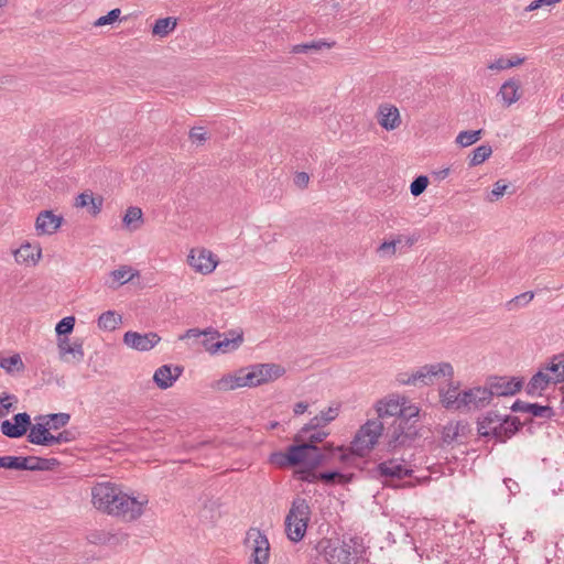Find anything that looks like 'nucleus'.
I'll use <instances>...</instances> for the list:
<instances>
[{
  "label": "nucleus",
  "mask_w": 564,
  "mask_h": 564,
  "mask_svg": "<svg viewBox=\"0 0 564 564\" xmlns=\"http://www.w3.org/2000/svg\"><path fill=\"white\" fill-rule=\"evenodd\" d=\"M315 468L305 467L296 471L297 479L306 482H315L318 480V474L315 473Z\"/></svg>",
  "instance_id": "53"
},
{
  "label": "nucleus",
  "mask_w": 564,
  "mask_h": 564,
  "mask_svg": "<svg viewBox=\"0 0 564 564\" xmlns=\"http://www.w3.org/2000/svg\"><path fill=\"white\" fill-rule=\"evenodd\" d=\"M62 217L54 215L51 210L41 212L35 220V229L39 235H52L62 225Z\"/></svg>",
  "instance_id": "19"
},
{
  "label": "nucleus",
  "mask_w": 564,
  "mask_h": 564,
  "mask_svg": "<svg viewBox=\"0 0 564 564\" xmlns=\"http://www.w3.org/2000/svg\"><path fill=\"white\" fill-rule=\"evenodd\" d=\"M429 178L425 175L417 176L410 185V192L413 196H420L427 187Z\"/></svg>",
  "instance_id": "48"
},
{
  "label": "nucleus",
  "mask_w": 564,
  "mask_h": 564,
  "mask_svg": "<svg viewBox=\"0 0 564 564\" xmlns=\"http://www.w3.org/2000/svg\"><path fill=\"white\" fill-rule=\"evenodd\" d=\"M376 411L380 419L394 416L399 417L402 412V398L390 397L377 402Z\"/></svg>",
  "instance_id": "23"
},
{
  "label": "nucleus",
  "mask_w": 564,
  "mask_h": 564,
  "mask_svg": "<svg viewBox=\"0 0 564 564\" xmlns=\"http://www.w3.org/2000/svg\"><path fill=\"white\" fill-rule=\"evenodd\" d=\"M507 188V184H505L502 181H497L494 184L491 192L487 195V200L491 203L497 202L500 197H502Z\"/></svg>",
  "instance_id": "52"
},
{
  "label": "nucleus",
  "mask_w": 564,
  "mask_h": 564,
  "mask_svg": "<svg viewBox=\"0 0 564 564\" xmlns=\"http://www.w3.org/2000/svg\"><path fill=\"white\" fill-rule=\"evenodd\" d=\"M322 426H325V423L321 420L319 415H315L306 425H304L301 429L296 440H304L306 437V434H308L312 431L318 430Z\"/></svg>",
  "instance_id": "45"
},
{
  "label": "nucleus",
  "mask_w": 564,
  "mask_h": 564,
  "mask_svg": "<svg viewBox=\"0 0 564 564\" xmlns=\"http://www.w3.org/2000/svg\"><path fill=\"white\" fill-rule=\"evenodd\" d=\"M383 424L378 420H368L360 426L351 442V452L358 456H365L377 444L382 435Z\"/></svg>",
  "instance_id": "5"
},
{
  "label": "nucleus",
  "mask_w": 564,
  "mask_h": 564,
  "mask_svg": "<svg viewBox=\"0 0 564 564\" xmlns=\"http://www.w3.org/2000/svg\"><path fill=\"white\" fill-rule=\"evenodd\" d=\"M529 413L535 417L550 419L553 416L554 411L551 406L531 403Z\"/></svg>",
  "instance_id": "47"
},
{
  "label": "nucleus",
  "mask_w": 564,
  "mask_h": 564,
  "mask_svg": "<svg viewBox=\"0 0 564 564\" xmlns=\"http://www.w3.org/2000/svg\"><path fill=\"white\" fill-rule=\"evenodd\" d=\"M344 476L338 471H326L318 474V480H323L325 482H334L336 479L341 480Z\"/></svg>",
  "instance_id": "60"
},
{
  "label": "nucleus",
  "mask_w": 564,
  "mask_h": 564,
  "mask_svg": "<svg viewBox=\"0 0 564 564\" xmlns=\"http://www.w3.org/2000/svg\"><path fill=\"white\" fill-rule=\"evenodd\" d=\"M0 367L9 375L22 372L24 370V364L19 354L7 358H1Z\"/></svg>",
  "instance_id": "36"
},
{
  "label": "nucleus",
  "mask_w": 564,
  "mask_h": 564,
  "mask_svg": "<svg viewBox=\"0 0 564 564\" xmlns=\"http://www.w3.org/2000/svg\"><path fill=\"white\" fill-rule=\"evenodd\" d=\"M530 406H531V403H528V402H524V401H521V400H517L512 404L511 410L514 411V412H525V413H529Z\"/></svg>",
  "instance_id": "64"
},
{
  "label": "nucleus",
  "mask_w": 564,
  "mask_h": 564,
  "mask_svg": "<svg viewBox=\"0 0 564 564\" xmlns=\"http://www.w3.org/2000/svg\"><path fill=\"white\" fill-rule=\"evenodd\" d=\"M466 399L468 411L485 408L491 401L490 392H488L487 388L482 387H475L466 390Z\"/></svg>",
  "instance_id": "24"
},
{
  "label": "nucleus",
  "mask_w": 564,
  "mask_h": 564,
  "mask_svg": "<svg viewBox=\"0 0 564 564\" xmlns=\"http://www.w3.org/2000/svg\"><path fill=\"white\" fill-rule=\"evenodd\" d=\"M120 14H121V10L119 8L112 9L106 15L98 18L94 22V25L95 26H104L107 24H112L120 18Z\"/></svg>",
  "instance_id": "50"
},
{
  "label": "nucleus",
  "mask_w": 564,
  "mask_h": 564,
  "mask_svg": "<svg viewBox=\"0 0 564 564\" xmlns=\"http://www.w3.org/2000/svg\"><path fill=\"white\" fill-rule=\"evenodd\" d=\"M336 45L335 41H326V40H317L312 41L307 43L296 44L293 45L291 48V53L293 54H301V53H308V52H317L323 48H333Z\"/></svg>",
  "instance_id": "31"
},
{
  "label": "nucleus",
  "mask_w": 564,
  "mask_h": 564,
  "mask_svg": "<svg viewBox=\"0 0 564 564\" xmlns=\"http://www.w3.org/2000/svg\"><path fill=\"white\" fill-rule=\"evenodd\" d=\"M458 391V386H455L454 383H449L446 389L440 391L441 402L445 409L449 410V405L454 404V399L457 397Z\"/></svg>",
  "instance_id": "41"
},
{
  "label": "nucleus",
  "mask_w": 564,
  "mask_h": 564,
  "mask_svg": "<svg viewBox=\"0 0 564 564\" xmlns=\"http://www.w3.org/2000/svg\"><path fill=\"white\" fill-rule=\"evenodd\" d=\"M104 205V198L100 195H94L93 192H84L76 197L75 207L87 208L93 216L100 214Z\"/></svg>",
  "instance_id": "22"
},
{
  "label": "nucleus",
  "mask_w": 564,
  "mask_h": 564,
  "mask_svg": "<svg viewBox=\"0 0 564 564\" xmlns=\"http://www.w3.org/2000/svg\"><path fill=\"white\" fill-rule=\"evenodd\" d=\"M177 25V20L173 17L158 19L152 26V35L165 37L172 33Z\"/></svg>",
  "instance_id": "32"
},
{
  "label": "nucleus",
  "mask_w": 564,
  "mask_h": 564,
  "mask_svg": "<svg viewBox=\"0 0 564 564\" xmlns=\"http://www.w3.org/2000/svg\"><path fill=\"white\" fill-rule=\"evenodd\" d=\"M545 371L552 373L553 383L564 382V354L555 355Z\"/></svg>",
  "instance_id": "35"
},
{
  "label": "nucleus",
  "mask_w": 564,
  "mask_h": 564,
  "mask_svg": "<svg viewBox=\"0 0 564 564\" xmlns=\"http://www.w3.org/2000/svg\"><path fill=\"white\" fill-rule=\"evenodd\" d=\"M30 432L28 434V441L34 445L51 446L53 434L50 433V426L46 424H34L30 425Z\"/></svg>",
  "instance_id": "27"
},
{
  "label": "nucleus",
  "mask_w": 564,
  "mask_h": 564,
  "mask_svg": "<svg viewBox=\"0 0 564 564\" xmlns=\"http://www.w3.org/2000/svg\"><path fill=\"white\" fill-rule=\"evenodd\" d=\"M74 440L73 433L69 431H63L58 433L57 435H53L52 445L54 444H62V443H69Z\"/></svg>",
  "instance_id": "59"
},
{
  "label": "nucleus",
  "mask_w": 564,
  "mask_h": 564,
  "mask_svg": "<svg viewBox=\"0 0 564 564\" xmlns=\"http://www.w3.org/2000/svg\"><path fill=\"white\" fill-rule=\"evenodd\" d=\"M469 426L467 422L456 421L447 423L442 431V441L445 444L462 442L467 436Z\"/></svg>",
  "instance_id": "20"
},
{
  "label": "nucleus",
  "mask_w": 564,
  "mask_h": 564,
  "mask_svg": "<svg viewBox=\"0 0 564 564\" xmlns=\"http://www.w3.org/2000/svg\"><path fill=\"white\" fill-rule=\"evenodd\" d=\"M243 387H250L247 369H240L235 375L224 376L216 382V388L220 391H231Z\"/></svg>",
  "instance_id": "21"
},
{
  "label": "nucleus",
  "mask_w": 564,
  "mask_h": 564,
  "mask_svg": "<svg viewBox=\"0 0 564 564\" xmlns=\"http://www.w3.org/2000/svg\"><path fill=\"white\" fill-rule=\"evenodd\" d=\"M481 134H482V130L481 129H479V130L460 131L457 134L455 142L459 147L466 148V147H469V145L476 143L478 140H480Z\"/></svg>",
  "instance_id": "38"
},
{
  "label": "nucleus",
  "mask_w": 564,
  "mask_h": 564,
  "mask_svg": "<svg viewBox=\"0 0 564 564\" xmlns=\"http://www.w3.org/2000/svg\"><path fill=\"white\" fill-rule=\"evenodd\" d=\"M14 259L18 263L36 264L42 256L40 246H32L31 243H23L14 252Z\"/></svg>",
  "instance_id": "25"
},
{
  "label": "nucleus",
  "mask_w": 564,
  "mask_h": 564,
  "mask_svg": "<svg viewBox=\"0 0 564 564\" xmlns=\"http://www.w3.org/2000/svg\"><path fill=\"white\" fill-rule=\"evenodd\" d=\"M492 153L489 144H481L474 149L469 156V166H477L484 163Z\"/></svg>",
  "instance_id": "37"
},
{
  "label": "nucleus",
  "mask_w": 564,
  "mask_h": 564,
  "mask_svg": "<svg viewBox=\"0 0 564 564\" xmlns=\"http://www.w3.org/2000/svg\"><path fill=\"white\" fill-rule=\"evenodd\" d=\"M455 402L453 405H449V410L453 411H468L467 409V399H466V390L458 391L457 397H455Z\"/></svg>",
  "instance_id": "54"
},
{
  "label": "nucleus",
  "mask_w": 564,
  "mask_h": 564,
  "mask_svg": "<svg viewBox=\"0 0 564 564\" xmlns=\"http://www.w3.org/2000/svg\"><path fill=\"white\" fill-rule=\"evenodd\" d=\"M550 383H553L551 375H549L545 369L540 370L529 381L527 393L532 397L541 395Z\"/></svg>",
  "instance_id": "28"
},
{
  "label": "nucleus",
  "mask_w": 564,
  "mask_h": 564,
  "mask_svg": "<svg viewBox=\"0 0 564 564\" xmlns=\"http://www.w3.org/2000/svg\"><path fill=\"white\" fill-rule=\"evenodd\" d=\"M187 262L196 272L202 274L212 273L218 263L212 251L204 248L192 249Z\"/></svg>",
  "instance_id": "10"
},
{
  "label": "nucleus",
  "mask_w": 564,
  "mask_h": 564,
  "mask_svg": "<svg viewBox=\"0 0 564 564\" xmlns=\"http://www.w3.org/2000/svg\"><path fill=\"white\" fill-rule=\"evenodd\" d=\"M31 459L30 456H13V468L19 470H30Z\"/></svg>",
  "instance_id": "57"
},
{
  "label": "nucleus",
  "mask_w": 564,
  "mask_h": 564,
  "mask_svg": "<svg viewBox=\"0 0 564 564\" xmlns=\"http://www.w3.org/2000/svg\"><path fill=\"white\" fill-rule=\"evenodd\" d=\"M378 122L388 131L397 129L401 123L399 109L389 104L380 105L378 109Z\"/></svg>",
  "instance_id": "18"
},
{
  "label": "nucleus",
  "mask_w": 564,
  "mask_h": 564,
  "mask_svg": "<svg viewBox=\"0 0 564 564\" xmlns=\"http://www.w3.org/2000/svg\"><path fill=\"white\" fill-rule=\"evenodd\" d=\"M498 96L501 98L506 107H510L521 98V87L518 80L509 79L505 82L499 91Z\"/></svg>",
  "instance_id": "26"
},
{
  "label": "nucleus",
  "mask_w": 564,
  "mask_h": 564,
  "mask_svg": "<svg viewBox=\"0 0 564 564\" xmlns=\"http://www.w3.org/2000/svg\"><path fill=\"white\" fill-rule=\"evenodd\" d=\"M74 326H75V317L66 316L57 323L55 330H56L57 335H66V334H70L73 332Z\"/></svg>",
  "instance_id": "49"
},
{
  "label": "nucleus",
  "mask_w": 564,
  "mask_h": 564,
  "mask_svg": "<svg viewBox=\"0 0 564 564\" xmlns=\"http://www.w3.org/2000/svg\"><path fill=\"white\" fill-rule=\"evenodd\" d=\"M182 372V367H172L171 365H163L155 370L153 375V381L160 389L165 390L174 384V382L180 378Z\"/></svg>",
  "instance_id": "16"
},
{
  "label": "nucleus",
  "mask_w": 564,
  "mask_h": 564,
  "mask_svg": "<svg viewBox=\"0 0 564 564\" xmlns=\"http://www.w3.org/2000/svg\"><path fill=\"white\" fill-rule=\"evenodd\" d=\"M377 471L380 477L386 479H403L411 476L412 469L403 464V460L388 459L377 466Z\"/></svg>",
  "instance_id": "13"
},
{
  "label": "nucleus",
  "mask_w": 564,
  "mask_h": 564,
  "mask_svg": "<svg viewBox=\"0 0 564 564\" xmlns=\"http://www.w3.org/2000/svg\"><path fill=\"white\" fill-rule=\"evenodd\" d=\"M321 420L327 425L332 421H334L338 415V408L329 406L327 410L322 411L319 414Z\"/></svg>",
  "instance_id": "58"
},
{
  "label": "nucleus",
  "mask_w": 564,
  "mask_h": 564,
  "mask_svg": "<svg viewBox=\"0 0 564 564\" xmlns=\"http://www.w3.org/2000/svg\"><path fill=\"white\" fill-rule=\"evenodd\" d=\"M17 397L13 394L2 393L0 395V417L7 416L13 409Z\"/></svg>",
  "instance_id": "44"
},
{
  "label": "nucleus",
  "mask_w": 564,
  "mask_h": 564,
  "mask_svg": "<svg viewBox=\"0 0 564 564\" xmlns=\"http://www.w3.org/2000/svg\"><path fill=\"white\" fill-rule=\"evenodd\" d=\"M357 538L348 540H323L318 543L321 554L328 564H358L362 551Z\"/></svg>",
  "instance_id": "3"
},
{
  "label": "nucleus",
  "mask_w": 564,
  "mask_h": 564,
  "mask_svg": "<svg viewBox=\"0 0 564 564\" xmlns=\"http://www.w3.org/2000/svg\"><path fill=\"white\" fill-rule=\"evenodd\" d=\"M410 432H403L397 427V421L393 420L391 426L387 431L388 448L394 449L399 446H404L409 442L413 441L419 433V430H409Z\"/></svg>",
  "instance_id": "17"
},
{
  "label": "nucleus",
  "mask_w": 564,
  "mask_h": 564,
  "mask_svg": "<svg viewBox=\"0 0 564 564\" xmlns=\"http://www.w3.org/2000/svg\"><path fill=\"white\" fill-rule=\"evenodd\" d=\"M245 544L251 550V564H269L270 543L260 529L250 528L247 531Z\"/></svg>",
  "instance_id": "7"
},
{
  "label": "nucleus",
  "mask_w": 564,
  "mask_h": 564,
  "mask_svg": "<svg viewBox=\"0 0 564 564\" xmlns=\"http://www.w3.org/2000/svg\"><path fill=\"white\" fill-rule=\"evenodd\" d=\"M285 370L275 364H260L248 370V378L251 387H258L273 381L284 375Z\"/></svg>",
  "instance_id": "9"
},
{
  "label": "nucleus",
  "mask_w": 564,
  "mask_h": 564,
  "mask_svg": "<svg viewBox=\"0 0 564 564\" xmlns=\"http://www.w3.org/2000/svg\"><path fill=\"white\" fill-rule=\"evenodd\" d=\"M58 349L62 356L72 355L76 361H80L84 358L83 343L80 340L69 344L68 339H59Z\"/></svg>",
  "instance_id": "34"
},
{
  "label": "nucleus",
  "mask_w": 564,
  "mask_h": 564,
  "mask_svg": "<svg viewBox=\"0 0 564 564\" xmlns=\"http://www.w3.org/2000/svg\"><path fill=\"white\" fill-rule=\"evenodd\" d=\"M122 322V317L115 311L104 312L97 321V325L100 329L112 332L115 330Z\"/></svg>",
  "instance_id": "33"
},
{
  "label": "nucleus",
  "mask_w": 564,
  "mask_h": 564,
  "mask_svg": "<svg viewBox=\"0 0 564 564\" xmlns=\"http://www.w3.org/2000/svg\"><path fill=\"white\" fill-rule=\"evenodd\" d=\"M217 339L218 340L209 348L212 355L218 352L227 354L238 349L243 343V333L241 330L231 329L225 335L224 339Z\"/></svg>",
  "instance_id": "15"
},
{
  "label": "nucleus",
  "mask_w": 564,
  "mask_h": 564,
  "mask_svg": "<svg viewBox=\"0 0 564 564\" xmlns=\"http://www.w3.org/2000/svg\"><path fill=\"white\" fill-rule=\"evenodd\" d=\"M122 223L128 230H138L144 223L142 209L137 206L128 207L122 217Z\"/></svg>",
  "instance_id": "29"
},
{
  "label": "nucleus",
  "mask_w": 564,
  "mask_h": 564,
  "mask_svg": "<svg viewBox=\"0 0 564 564\" xmlns=\"http://www.w3.org/2000/svg\"><path fill=\"white\" fill-rule=\"evenodd\" d=\"M308 181H310V176L305 172H300L294 177V183L296 184V186H299L301 188L306 187L308 184Z\"/></svg>",
  "instance_id": "63"
},
{
  "label": "nucleus",
  "mask_w": 564,
  "mask_h": 564,
  "mask_svg": "<svg viewBox=\"0 0 564 564\" xmlns=\"http://www.w3.org/2000/svg\"><path fill=\"white\" fill-rule=\"evenodd\" d=\"M31 425V417L26 412L18 413L13 416V423L4 420L0 424L1 433L10 438L23 436Z\"/></svg>",
  "instance_id": "12"
},
{
  "label": "nucleus",
  "mask_w": 564,
  "mask_h": 564,
  "mask_svg": "<svg viewBox=\"0 0 564 564\" xmlns=\"http://www.w3.org/2000/svg\"><path fill=\"white\" fill-rule=\"evenodd\" d=\"M327 436V433L324 431L315 430L311 434H306V437L302 440L303 444H312L315 445L316 443L322 442Z\"/></svg>",
  "instance_id": "55"
},
{
  "label": "nucleus",
  "mask_w": 564,
  "mask_h": 564,
  "mask_svg": "<svg viewBox=\"0 0 564 564\" xmlns=\"http://www.w3.org/2000/svg\"><path fill=\"white\" fill-rule=\"evenodd\" d=\"M311 514V507L306 499L297 497L292 501L284 521L285 534L290 541L296 543L303 540Z\"/></svg>",
  "instance_id": "4"
},
{
  "label": "nucleus",
  "mask_w": 564,
  "mask_h": 564,
  "mask_svg": "<svg viewBox=\"0 0 564 564\" xmlns=\"http://www.w3.org/2000/svg\"><path fill=\"white\" fill-rule=\"evenodd\" d=\"M403 242V236L399 235L390 241H383L378 248L377 252L381 257H393L397 252V246Z\"/></svg>",
  "instance_id": "39"
},
{
  "label": "nucleus",
  "mask_w": 564,
  "mask_h": 564,
  "mask_svg": "<svg viewBox=\"0 0 564 564\" xmlns=\"http://www.w3.org/2000/svg\"><path fill=\"white\" fill-rule=\"evenodd\" d=\"M521 423L516 416H502L495 411L487 412L477 422L478 434L492 437L497 442H506L520 429Z\"/></svg>",
  "instance_id": "2"
},
{
  "label": "nucleus",
  "mask_w": 564,
  "mask_h": 564,
  "mask_svg": "<svg viewBox=\"0 0 564 564\" xmlns=\"http://www.w3.org/2000/svg\"><path fill=\"white\" fill-rule=\"evenodd\" d=\"M94 507L107 514L135 521L149 503L147 495L130 496L112 482H99L91 488Z\"/></svg>",
  "instance_id": "1"
},
{
  "label": "nucleus",
  "mask_w": 564,
  "mask_h": 564,
  "mask_svg": "<svg viewBox=\"0 0 564 564\" xmlns=\"http://www.w3.org/2000/svg\"><path fill=\"white\" fill-rule=\"evenodd\" d=\"M69 419H70V416L67 413L51 414L47 425L52 430H57L59 427L65 426L68 423Z\"/></svg>",
  "instance_id": "51"
},
{
  "label": "nucleus",
  "mask_w": 564,
  "mask_h": 564,
  "mask_svg": "<svg viewBox=\"0 0 564 564\" xmlns=\"http://www.w3.org/2000/svg\"><path fill=\"white\" fill-rule=\"evenodd\" d=\"M420 410L414 404H408L406 399L402 398V412H400L399 417L404 419V421L413 422L419 416Z\"/></svg>",
  "instance_id": "43"
},
{
  "label": "nucleus",
  "mask_w": 564,
  "mask_h": 564,
  "mask_svg": "<svg viewBox=\"0 0 564 564\" xmlns=\"http://www.w3.org/2000/svg\"><path fill=\"white\" fill-rule=\"evenodd\" d=\"M521 388L522 381L517 378L495 377L490 380L488 392H490V398L494 394L505 397L516 394Z\"/></svg>",
  "instance_id": "14"
},
{
  "label": "nucleus",
  "mask_w": 564,
  "mask_h": 564,
  "mask_svg": "<svg viewBox=\"0 0 564 564\" xmlns=\"http://www.w3.org/2000/svg\"><path fill=\"white\" fill-rule=\"evenodd\" d=\"M160 340L161 337L154 332L141 334L129 330L123 335V344L138 351H149L154 348Z\"/></svg>",
  "instance_id": "11"
},
{
  "label": "nucleus",
  "mask_w": 564,
  "mask_h": 564,
  "mask_svg": "<svg viewBox=\"0 0 564 564\" xmlns=\"http://www.w3.org/2000/svg\"><path fill=\"white\" fill-rule=\"evenodd\" d=\"M534 297V293L529 291L524 292L520 295H517L513 297L509 303H507V306L509 310H514L521 306H525L528 303H530Z\"/></svg>",
  "instance_id": "46"
},
{
  "label": "nucleus",
  "mask_w": 564,
  "mask_h": 564,
  "mask_svg": "<svg viewBox=\"0 0 564 564\" xmlns=\"http://www.w3.org/2000/svg\"><path fill=\"white\" fill-rule=\"evenodd\" d=\"M395 421H397V427L400 429V430H403V432H409V430H417V426H416V421L417 420H414L413 422H410V421H404V419L402 417H395Z\"/></svg>",
  "instance_id": "61"
},
{
  "label": "nucleus",
  "mask_w": 564,
  "mask_h": 564,
  "mask_svg": "<svg viewBox=\"0 0 564 564\" xmlns=\"http://www.w3.org/2000/svg\"><path fill=\"white\" fill-rule=\"evenodd\" d=\"M507 64H508V59L505 57H500V58H497L496 61L491 62L488 65V68L491 70H503V69L509 68V66H507Z\"/></svg>",
  "instance_id": "62"
},
{
  "label": "nucleus",
  "mask_w": 564,
  "mask_h": 564,
  "mask_svg": "<svg viewBox=\"0 0 564 564\" xmlns=\"http://www.w3.org/2000/svg\"><path fill=\"white\" fill-rule=\"evenodd\" d=\"M31 465L30 470H50L58 464L55 458H42L30 456Z\"/></svg>",
  "instance_id": "42"
},
{
  "label": "nucleus",
  "mask_w": 564,
  "mask_h": 564,
  "mask_svg": "<svg viewBox=\"0 0 564 564\" xmlns=\"http://www.w3.org/2000/svg\"><path fill=\"white\" fill-rule=\"evenodd\" d=\"M324 455L316 445L301 444L288 448L285 459L290 465L304 464L305 467L316 468L324 460Z\"/></svg>",
  "instance_id": "6"
},
{
  "label": "nucleus",
  "mask_w": 564,
  "mask_h": 564,
  "mask_svg": "<svg viewBox=\"0 0 564 564\" xmlns=\"http://www.w3.org/2000/svg\"><path fill=\"white\" fill-rule=\"evenodd\" d=\"M454 375L453 366L449 362H438L424 365L414 371L415 384L421 383L430 386L441 377L452 378Z\"/></svg>",
  "instance_id": "8"
},
{
  "label": "nucleus",
  "mask_w": 564,
  "mask_h": 564,
  "mask_svg": "<svg viewBox=\"0 0 564 564\" xmlns=\"http://www.w3.org/2000/svg\"><path fill=\"white\" fill-rule=\"evenodd\" d=\"M189 139L193 142L203 143L207 140V133L203 127L193 128L189 132Z\"/></svg>",
  "instance_id": "56"
},
{
  "label": "nucleus",
  "mask_w": 564,
  "mask_h": 564,
  "mask_svg": "<svg viewBox=\"0 0 564 564\" xmlns=\"http://www.w3.org/2000/svg\"><path fill=\"white\" fill-rule=\"evenodd\" d=\"M135 275H138V271L133 270L129 265H121L120 268L110 272V278L112 280L110 288H118L129 281H131Z\"/></svg>",
  "instance_id": "30"
},
{
  "label": "nucleus",
  "mask_w": 564,
  "mask_h": 564,
  "mask_svg": "<svg viewBox=\"0 0 564 564\" xmlns=\"http://www.w3.org/2000/svg\"><path fill=\"white\" fill-rule=\"evenodd\" d=\"M200 336H210V339H216V338H220L221 334L213 327H208L204 330H200L198 328H189L183 335L180 336V339L184 340L187 338L200 337Z\"/></svg>",
  "instance_id": "40"
}]
</instances>
